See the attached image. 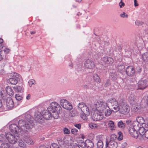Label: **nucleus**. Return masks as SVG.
I'll list each match as a JSON object with an SVG mask.
<instances>
[{
    "label": "nucleus",
    "instance_id": "nucleus-4",
    "mask_svg": "<svg viewBox=\"0 0 148 148\" xmlns=\"http://www.w3.org/2000/svg\"><path fill=\"white\" fill-rule=\"evenodd\" d=\"M120 107L119 110L121 114L125 115L128 114L130 110V108L128 105L125 103L123 99L120 100Z\"/></svg>",
    "mask_w": 148,
    "mask_h": 148
},
{
    "label": "nucleus",
    "instance_id": "nucleus-36",
    "mask_svg": "<svg viewBox=\"0 0 148 148\" xmlns=\"http://www.w3.org/2000/svg\"><path fill=\"white\" fill-rule=\"evenodd\" d=\"M143 59L144 61L148 60V53L146 52L142 55Z\"/></svg>",
    "mask_w": 148,
    "mask_h": 148
},
{
    "label": "nucleus",
    "instance_id": "nucleus-11",
    "mask_svg": "<svg viewBox=\"0 0 148 148\" xmlns=\"http://www.w3.org/2000/svg\"><path fill=\"white\" fill-rule=\"evenodd\" d=\"M35 120L39 123H42L44 122V120L42 112L40 113L38 111H36L34 114Z\"/></svg>",
    "mask_w": 148,
    "mask_h": 148
},
{
    "label": "nucleus",
    "instance_id": "nucleus-26",
    "mask_svg": "<svg viewBox=\"0 0 148 148\" xmlns=\"http://www.w3.org/2000/svg\"><path fill=\"white\" fill-rule=\"evenodd\" d=\"M18 145L21 148H27V145L21 140L18 141Z\"/></svg>",
    "mask_w": 148,
    "mask_h": 148
},
{
    "label": "nucleus",
    "instance_id": "nucleus-33",
    "mask_svg": "<svg viewBox=\"0 0 148 148\" xmlns=\"http://www.w3.org/2000/svg\"><path fill=\"white\" fill-rule=\"evenodd\" d=\"M0 147L1 148H11V146L8 143H4L1 144Z\"/></svg>",
    "mask_w": 148,
    "mask_h": 148
},
{
    "label": "nucleus",
    "instance_id": "nucleus-35",
    "mask_svg": "<svg viewBox=\"0 0 148 148\" xmlns=\"http://www.w3.org/2000/svg\"><path fill=\"white\" fill-rule=\"evenodd\" d=\"M118 126L119 128L124 129L125 127V124L122 121H119L118 123Z\"/></svg>",
    "mask_w": 148,
    "mask_h": 148
},
{
    "label": "nucleus",
    "instance_id": "nucleus-64",
    "mask_svg": "<svg viewBox=\"0 0 148 148\" xmlns=\"http://www.w3.org/2000/svg\"><path fill=\"white\" fill-rule=\"evenodd\" d=\"M3 39L1 38H0V44H3L2 43L3 42Z\"/></svg>",
    "mask_w": 148,
    "mask_h": 148
},
{
    "label": "nucleus",
    "instance_id": "nucleus-58",
    "mask_svg": "<svg viewBox=\"0 0 148 148\" xmlns=\"http://www.w3.org/2000/svg\"><path fill=\"white\" fill-rule=\"evenodd\" d=\"M5 73V71L3 69H2L0 71V74L2 75Z\"/></svg>",
    "mask_w": 148,
    "mask_h": 148
},
{
    "label": "nucleus",
    "instance_id": "nucleus-29",
    "mask_svg": "<svg viewBox=\"0 0 148 148\" xmlns=\"http://www.w3.org/2000/svg\"><path fill=\"white\" fill-rule=\"evenodd\" d=\"M104 112L105 115L106 116H109L112 113V111L110 109V107H109V108H107Z\"/></svg>",
    "mask_w": 148,
    "mask_h": 148
},
{
    "label": "nucleus",
    "instance_id": "nucleus-44",
    "mask_svg": "<svg viewBox=\"0 0 148 148\" xmlns=\"http://www.w3.org/2000/svg\"><path fill=\"white\" fill-rule=\"evenodd\" d=\"M119 136L118 137V139L119 140H121L123 138V136L121 132H119L118 133Z\"/></svg>",
    "mask_w": 148,
    "mask_h": 148
},
{
    "label": "nucleus",
    "instance_id": "nucleus-43",
    "mask_svg": "<svg viewBox=\"0 0 148 148\" xmlns=\"http://www.w3.org/2000/svg\"><path fill=\"white\" fill-rule=\"evenodd\" d=\"M15 97L16 99L18 101L21 100L23 98L22 97L18 94L16 95Z\"/></svg>",
    "mask_w": 148,
    "mask_h": 148
},
{
    "label": "nucleus",
    "instance_id": "nucleus-23",
    "mask_svg": "<svg viewBox=\"0 0 148 148\" xmlns=\"http://www.w3.org/2000/svg\"><path fill=\"white\" fill-rule=\"evenodd\" d=\"M5 90L7 93L10 96H12L13 95V91L12 89L9 86L6 87Z\"/></svg>",
    "mask_w": 148,
    "mask_h": 148
},
{
    "label": "nucleus",
    "instance_id": "nucleus-7",
    "mask_svg": "<svg viewBox=\"0 0 148 148\" xmlns=\"http://www.w3.org/2000/svg\"><path fill=\"white\" fill-rule=\"evenodd\" d=\"M48 110L51 112L61 111L62 108L58 103L54 102L50 104V106L48 108Z\"/></svg>",
    "mask_w": 148,
    "mask_h": 148
},
{
    "label": "nucleus",
    "instance_id": "nucleus-63",
    "mask_svg": "<svg viewBox=\"0 0 148 148\" xmlns=\"http://www.w3.org/2000/svg\"><path fill=\"white\" fill-rule=\"evenodd\" d=\"M110 84V83L109 81H108L106 82V83L105 84V85L106 86H107L108 85H109Z\"/></svg>",
    "mask_w": 148,
    "mask_h": 148
},
{
    "label": "nucleus",
    "instance_id": "nucleus-46",
    "mask_svg": "<svg viewBox=\"0 0 148 148\" xmlns=\"http://www.w3.org/2000/svg\"><path fill=\"white\" fill-rule=\"evenodd\" d=\"M120 16L122 18H127V14L125 13V12H123V13L121 14L120 15Z\"/></svg>",
    "mask_w": 148,
    "mask_h": 148
},
{
    "label": "nucleus",
    "instance_id": "nucleus-14",
    "mask_svg": "<svg viewBox=\"0 0 148 148\" xmlns=\"http://www.w3.org/2000/svg\"><path fill=\"white\" fill-rule=\"evenodd\" d=\"M147 82L146 80L139 81L138 83V88L139 89H143L148 86Z\"/></svg>",
    "mask_w": 148,
    "mask_h": 148
},
{
    "label": "nucleus",
    "instance_id": "nucleus-12",
    "mask_svg": "<svg viewBox=\"0 0 148 148\" xmlns=\"http://www.w3.org/2000/svg\"><path fill=\"white\" fill-rule=\"evenodd\" d=\"M103 117V115L102 113L95 112L92 116V118L95 121H98L102 120Z\"/></svg>",
    "mask_w": 148,
    "mask_h": 148
},
{
    "label": "nucleus",
    "instance_id": "nucleus-9",
    "mask_svg": "<svg viewBox=\"0 0 148 148\" xmlns=\"http://www.w3.org/2000/svg\"><path fill=\"white\" fill-rule=\"evenodd\" d=\"M60 103L64 108L67 110H70L72 109L73 107L71 104L66 99H61L60 101Z\"/></svg>",
    "mask_w": 148,
    "mask_h": 148
},
{
    "label": "nucleus",
    "instance_id": "nucleus-40",
    "mask_svg": "<svg viewBox=\"0 0 148 148\" xmlns=\"http://www.w3.org/2000/svg\"><path fill=\"white\" fill-rule=\"evenodd\" d=\"M132 110L135 112H138L139 110V107L138 106H133Z\"/></svg>",
    "mask_w": 148,
    "mask_h": 148
},
{
    "label": "nucleus",
    "instance_id": "nucleus-34",
    "mask_svg": "<svg viewBox=\"0 0 148 148\" xmlns=\"http://www.w3.org/2000/svg\"><path fill=\"white\" fill-rule=\"evenodd\" d=\"M97 148H103V141L101 140H99L97 143Z\"/></svg>",
    "mask_w": 148,
    "mask_h": 148
},
{
    "label": "nucleus",
    "instance_id": "nucleus-55",
    "mask_svg": "<svg viewBox=\"0 0 148 148\" xmlns=\"http://www.w3.org/2000/svg\"><path fill=\"white\" fill-rule=\"evenodd\" d=\"M145 134L144 135V137L148 139V130H146V131L145 132Z\"/></svg>",
    "mask_w": 148,
    "mask_h": 148
},
{
    "label": "nucleus",
    "instance_id": "nucleus-2",
    "mask_svg": "<svg viewBox=\"0 0 148 148\" xmlns=\"http://www.w3.org/2000/svg\"><path fill=\"white\" fill-rule=\"evenodd\" d=\"M108 101L106 102L100 101H97L95 104V106L98 112L103 113L107 108H109L108 105Z\"/></svg>",
    "mask_w": 148,
    "mask_h": 148
},
{
    "label": "nucleus",
    "instance_id": "nucleus-31",
    "mask_svg": "<svg viewBox=\"0 0 148 148\" xmlns=\"http://www.w3.org/2000/svg\"><path fill=\"white\" fill-rule=\"evenodd\" d=\"M139 124L136 121H134L132 123V125L130 127H133L134 128L138 129L139 128Z\"/></svg>",
    "mask_w": 148,
    "mask_h": 148
},
{
    "label": "nucleus",
    "instance_id": "nucleus-47",
    "mask_svg": "<svg viewBox=\"0 0 148 148\" xmlns=\"http://www.w3.org/2000/svg\"><path fill=\"white\" fill-rule=\"evenodd\" d=\"M135 24L138 26L141 25L143 24V22L139 21H136L135 22Z\"/></svg>",
    "mask_w": 148,
    "mask_h": 148
},
{
    "label": "nucleus",
    "instance_id": "nucleus-54",
    "mask_svg": "<svg viewBox=\"0 0 148 148\" xmlns=\"http://www.w3.org/2000/svg\"><path fill=\"white\" fill-rule=\"evenodd\" d=\"M122 0H121V2L119 3V5L120 8H122L125 5L124 3L122 2Z\"/></svg>",
    "mask_w": 148,
    "mask_h": 148
},
{
    "label": "nucleus",
    "instance_id": "nucleus-60",
    "mask_svg": "<svg viewBox=\"0 0 148 148\" xmlns=\"http://www.w3.org/2000/svg\"><path fill=\"white\" fill-rule=\"evenodd\" d=\"M110 147H109V146L108 145V141L107 140L106 141V148H110Z\"/></svg>",
    "mask_w": 148,
    "mask_h": 148
},
{
    "label": "nucleus",
    "instance_id": "nucleus-51",
    "mask_svg": "<svg viewBox=\"0 0 148 148\" xmlns=\"http://www.w3.org/2000/svg\"><path fill=\"white\" fill-rule=\"evenodd\" d=\"M3 51L4 53H5L4 54H7L10 52V50L9 49L5 48L3 50Z\"/></svg>",
    "mask_w": 148,
    "mask_h": 148
},
{
    "label": "nucleus",
    "instance_id": "nucleus-37",
    "mask_svg": "<svg viewBox=\"0 0 148 148\" xmlns=\"http://www.w3.org/2000/svg\"><path fill=\"white\" fill-rule=\"evenodd\" d=\"M90 127L92 129H95L98 127V125L93 123H90L89 124Z\"/></svg>",
    "mask_w": 148,
    "mask_h": 148
},
{
    "label": "nucleus",
    "instance_id": "nucleus-8",
    "mask_svg": "<svg viewBox=\"0 0 148 148\" xmlns=\"http://www.w3.org/2000/svg\"><path fill=\"white\" fill-rule=\"evenodd\" d=\"M79 110H80L82 112L87 116L89 115L90 113L89 108L87 106L83 103H79L77 106Z\"/></svg>",
    "mask_w": 148,
    "mask_h": 148
},
{
    "label": "nucleus",
    "instance_id": "nucleus-15",
    "mask_svg": "<svg viewBox=\"0 0 148 148\" xmlns=\"http://www.w3.org/2000/svg\"><path fill=\"white\" fill-rule=\"evenodd\" d=\"M10 129L13 134H15L21 132L18 131L19 128L18 125L15 124H11L9 126Z\"/></svg>",
    "mask_w": 148,
    "mask_h": 148
},
{
    "label": "nucleus",
    "instance_id": "nucleus-21",
    "mask_svg": "<svg viewBox=\"0 0 148 148\" xmlns=\"http://www.w3.org/2000/svg\"><path fill=\"white\" fill-rule=\"evenodd\" d=\"M4 60V64H6L7 62V59L6 58V55L4 53L3 50L0 51V61Z\"/></svg>",
    "mask_w": 148,
    "mask_h": 148
},
{
    "label": "nucleus",
    "instance_id": "nucleus-22",
    "mask_svg": "<svg viewBox=\"0 0 148 148\" xmlns=\"http://www.w3.org/2000/svg\"><path fill=\"white\" fill-rule=\"evenodd\" d=\"M86 147L87 148H92L94 146V143L92 141L87 139L86 140Z\"/></svg>",
    "mask_w": 148,
    "mask_h": 148
},
{
    "label": "nucleus",
    "instance_id": "nucleus-39",
    "mask_svg": "<svg viewBox=\"0 0 148 148\" xmlns=\"http://www.w3.org/2000/svg\"><path fill=\"white\" fill-rule=\"evenodd\" d=\"M26 143L29 145H33L34 143V141L31 138H28L26 140Z\"/></svg>",
    "mask_w": 148,
    "mask_h": 148
},
{
    "label": "nucleus",
    "instance_id": "nucleus-1",
    "mask_svg": "<svg viewBox=\"0 0 148 148\" xmlns=\"http://www.w3.org/2000/svg\"><path fill=\"white\" fill-rule=\"evenodd\" d=\"M27 121L21 119L19 120L18 123V126L19 128L18 131L21 132L23 130L26 129L30 130L33 127L32 124L30 122V119H28Z\"/></svg>",
    "mask_w": 148,
    "mask_h": 148
},
{
    "label": "nucleus",
    "instance_id": "nucleus-57",
    "mask_svg": "<svg viewBox=\"0 0 148 148\" xmlns=\"http://www.w3.org/2000/svg\"><path fill=\"white\" fill-rule=\"evenodd\" d=\"M74 148H80L79 146L76 144H75L73 145Z\"/></svg>",
    "mask_w": 148,
    "mask_h": 148
},
{
    "label": "nucleus",
    "instance_id": "nucleus-13",
    "mask_svg": "<svg viewBox=\"0 0 148 148\" xmlns=\"http://www.w3.org/2000/svg\"><path fill=\"white\" fill-rule=\"evenodd\" d=\"M137 130L132 127H130L129 129V134L132 137L136 138H137L138 136V134Z\"/></svg>",
    "mask_w": 148,
    "mask_h": 148
},
{
    "label": "nucleus",
    "instance_id": "nucleus-19",
    "mask_svg": "<svg viewBox=\"0 0 148 148\" xmlns=\"http://www.w3.org/2000/svg\"><path fill=\"white\" fill-rule=\"evenodd\" d=\"M6 106L8 108H12L14 106V103L12 99L10 97H8L6 100Z\"/></svg>",
    "mask_w": 148,
    "mask_h": 148
},
{
    "label": "nucleus",
    "instance_id": "nucleus-49",
    "mask_svg": "<svg viewBox=\"0 0 148 148\" xmlns=\"http://www.w3.org/2000/svg\"><path fill=\"white\" fill-rule=\"evenodd\" d=\"M64 133L65 134H69L70 133V131L66 128L64 129Z\"/></svg>",
    "mask_w": 148,
    "mask_h": 148
},
{
    "label": "nucleus",
    "instance_id": "nucleus-61",
    "mask_svg": "<svg viewBox=\"0 0 148 148\" xmlns=\"http://www.w3.org/2000/svg\"><path fill=\"white\" fill-rule=\"evenodd\" d=\"M30 95L29 94L26 97V99L27 100H29L30 99Z\"/></svg>",
    "mask_w": 148,
    "mask_h": 148
},
{
    "label": "nucleus",
    "instance_id": "nucleus-17",
    "mask_svg": "<svg viewBox=\"0 0 148 148\" xmlns=\"http://www.w3.org/2000/svg\"><path fill=\"white\" fill-rule=\"evenodd\" d=\"M126 74L129 76L133 75L135 73V70L132 66H129L126 69Z\"/></svg>",
    "mask_w": 148,
    "mask_h": 148
},
{
    "label": "nucleus",
    "instance_id": "nucleus-52",
    "mask_svg": "<svg viewBox=\"0 0 148 148\" xmlns=\"http://www.w3.org/2000/svg\"><path fill=\"white\" fill-rule=\"evenodd\" d=\"M51 146L53 148H59V147L57 144L54 143L51 144Z\"/></svg>",
    "mask_w": 148,
    "mask_h": 148
},
{
    "label": "nucleus",
    "instance_id": "nucleus-20",
    "mask_svg": "<svg viewBox=\"0 0 148 148\" xmlns=\"http://www.w3.org/2000/svg\"><path fill=\"white\" fill-rule=\"evenodd\" d=\"M102 60L108 64H111L114 61L113 59L110 57H104L103 58Z\"/></svg>",
    "mask_w": 148,
    "mask_h": 148
},
{
    "label": "nucleus",
    "instance_id": "nucleus-18",
    "mask_svg": "<svg viewBox=\"0 0 148 148\" xmlns=\"http://www.w3.org/2000/svg\"><path fill=\"white\" fill-rule=\"evenodd\" d=\"M145 129L143 127H140L139 129L138 132L139 134H138V138L141 140H144V135L145 133Z\"/></svg>",
    "mask_w": 148,
    "mask_h": 148
},
{
    "label": "nucleus",
    "instance_id": "nucleus-30",
    "mask_svg": "<svg viewBox=\"0 0 148 148\" xmlns=\"http://www.w3.org/2000/svg\"><path fill=\"white\" fill-rule=\"evenodd\" d=\"M61 112V111H56L55 112H51L53 113V114H52V116L54 119H58L59 117V114Z\"/></svg>",
    "mask_w": 148,
    "mask_h": 148
},
{
    "label": "nucleus",
    "instance_id": "nucleus-16",
    "mask_svg": "<svg viewBox=\"0 0 148 148\" xmlns=\"http://www.w3.org/2000/svg\"><path fill=\"white\" fill-rule=\"evenodd\" d=\"M49 111L44 110L42 111V114L43 115V119L46 120H49L51 119L52 118V115L51 112H49Z\"/></svg>",
    "mask_w": 148,
    "mask_h": 148
},
{
    "label": "nucleus",
    "instance_id": "nucleus-25",
    "mask_svg": "<svg viewBox=\"0 0 148 148\" xmlns=\"http://www.w3.org/2000/svg\"><path fill=\"white\" fill-rule=\"evenodd\" d=\"M93 78L94 80L97 83H99L101 82V79L96 74H94L93 75Z\"/></svg>",
    "mask_w": 148,
    "mask_h": 148
},
{
    "label": "nucleus",
    "instance_id": "nucleus-48",
    "mask_svg": "<svg viewBox=\"0 0 148 148\" xmlns=\"http://www.w3.org/2000/svg\"><path fill=\"white\" fill-rule=\"evenodd\" d=\"M116 139V136L114 134H112L110 136L111 141L114 140Z\"/></svg>",
    "mask_w": 148,
    "mask_h": 148
},
{
    "label": "nucleus",
    "instance_id": "nucleus-3",
    "mask_svg": "<svg viewBox=\"0 0 148 148\" xmlns=\"http://www.w3.org/2000/svg\"><path fill=\"white\" fill-rule=\"evenodd\" d=\"M108 101V105L109 107L112 109L113 111L116 112L119 111L120 107V101L118 102L115 99H112Z\"/></svg>",
    "mask_w": 148,
    "mask_h": 148
},
{
    "label": "nucleus",
    "instance_id": "nucleus-62",
    "mask_svg": "<svg viewBox=\"0 0 148 148\" xmlns=\"http://www.w3.org/2000/svg\"><path fill=\"white\" fill-rule=\"evenodd\" d=\"M143 126H144L146 128H148V123H147V124H145Z\"/></svg>",
    "mask_w": 148,
    "mask_h": 148
},
{
    "label": "nucleus",
    "instance_id": "nucleus-6",
    "mask_svg": "<svg viewBox=\"0 0 148 148\" xmlns=\"http://www.w3.org/2000/svg\"><path fill=\"white\" fill-rule=\"evenodd\" d=\"M5 135L10 143L14 144L17 142L18 139L14 134H12L10 132H5Z\"/></svg>",
    "mask_w": 148,
    "mask_h": 148
},
{
    "label": "nucleus",
    "instance_id": "nucleus-41",
    "mask_svg": "<svg viewBox=\"0 0 148 148\" xmlns=\"http://www.w3.org/2000/svg\"><path fill=\"white\" fill-rule=\"evenodd\" d=\"M71 132L72 134H73L76 135L77 134L78 130L74 128L71 130Z\"/></svg>",
    "mask_w": 148,
    "mask_h": 148
},
{
    "label": "nucleus",
    "instance_id": "nucleus-24",
    "mask_svg": "<svg viewBox=\"0 0 148 148\" xmlns=\"http://www.w3.org/2000/svg\"><path fill=\"white\" fill-rule=\"evenodd\" d=\"M128 100L131 104H133L135 101V96L133 94L130 95L128 97Z\"/></svg>",
    "mask_w": 148,
    "mask_h": 148
},
{
    "label": "nucleus",
    "instance_id": "nucleus-45",
    "mask_svg": "<svg viewBox=\"0 0 148 148\" xmlns=\"http://www.w3.org/2000/svg\"><path fill=\"white\" fill-rule=\"evenodd\" d=\"M80 146L81 147L83 148L86 147V140L85 142H81L80 144Z\"/></svg>",
    "mask_w": 148,
    "mask_h": 148
},
{
    "label": "nucleus",
    "instance_id": "nucleus-56",
    "mask_svg": "<svg viewBox=\"0 0 148 148\" xmlns=\"http://www.w3.org/2000/svg\"><path fill=\"white\" fill-rule=\"evenodd\" d=\"M74 125L75 127L78 129H80L81 128V126L80 124H75Z\"/></svg>",
    "mask_w": 148,
    "mask_h": 148
},
{
    "label": "nucleus",
    "instance_id": "nucleus-59",
    "mask_svg": "<svg viewBox=\"0 0 148 148\" xmlns=\"http://www.w3.org/2000/svg\"><path fill=\"white\" fill-rule=\"evenodd\" d=\"M134 6L136 7L138 6V4L137 3L136 0H134Z\"/></svg>",
    "mask_w": 148,
    "mask_h": 148
},
{
    "label": "nucleus",
    "instance_id": "nucleus-5",
    "mask_svg": "<svg viewBox=\"0 0 148 148\" xmlns=\"http://www.w3.org/2000/svg\"><path fill=\"white\" fill-rule=\"evenodd\" d=\"M11 77L7 80L8 83L12 85H16L19 81L20 76L16 73H14L11 74Z\"/></svg>",
    "mask_w": 148,
    "mask_h": 148
},
{
    "label": "nucleus",
    "instance_id": "nucleus-28",
    "mask_svg": "<svg viewBox=\"0 0 148 148\" xmlns=\"http://www.w3.org/2000/svg\"><path fill=\"white\" fill-rule=\"evenodd\" d=\"M108 125L109 127L110 128V130H114L115 129V126L114 122L112 121H108Z\"/></svg>",
    "mask_w": 148,
    "mask_h": 148
},
{
    "label": "nucleus",
    "instance_id": "nucleus-27",
    "mask_svg": "<svg viewBox=\"0 0 148 148\" xmlns=\"http://www.w3.org/2000/svg\"><path fill=\"white\" fill-rule=\"evenodd\" d=\"M136 121H137L139 124H142L143 125L145 124L144 123V119L141 116H138L136 118Z\"/></svg>",
    "mask_w": 148,
    "mask_h": 148
},
{
    "label": "nucleus",
    "instance_id": "nucleus-38",
    "mask_svg": "<svg viewBox=\"0 0 148 148\" xmlns=\"http://www.w3.org/2000/svg\"><path fill=\"white\" fill-rule=\"evenodd\" d=\"M78 113L75 110H73L71 112V116H74L78 115Z\"/></svg>",
    "mask_w": 148,
    "mask_h": 148
},
{
    "label": "nucleus",
    "instance_id": "nucleus-50",
    "mask_svg": "<svg viewBox=\"0 0 148 148\" xmlns=\"http://www.w3.org/2000/svg\"><path fill=\"white\" fill-rule=\"evenodd\" d=\"M86 116H87L86 114H85L84 113L83 114H82L81 115V117L83 120H86L87 119Z\"/></svg>",
    "mask_w": 148,
    "mask_h": 148
},
{
    "label": "nucleus",
    "instance_id": "nucleus-10",
    "mask_svg": "<svg viewBox=\"0 0 148 148\" xmlns=\"http://www.w3.org/2000/svg\"><path fill=\"white\" fill-rule=\"evenodd\" d=\"M84 66L87 69H92L95 67V65L94 62L91 60L88 59L84 62Z\"/></svg>",
    "mask_w": 148,
    "mask_h": 148
},
{
    "label": "nucleus",
    "instance_id": "nucleus-53",
    "mask_svg": "<svg viewBox=\"0 0 148 148\" xmlns=\"http://www.w3.org/2000/svg\"><path fill=\"white\" fill-rule=\"evenodd\" d=\"M5 137H6L3 134L1 135H0V141H3Z\"/></svg>",
    "mask_w": 148,
    "mask_h": 148
},
{
    "label": "nucleus",
    "instance_id": "nucleus-32",
    "mask_svg": "<svg viewBox=\"0 0 148 148\" xmlns=\"http://www.w3.org/2000/svg\"><path fill=\"white\" fill-rule=\"evenodd\" d=\"M14 88L15 91L18 92H22L23 90V88L22 86H16Z\"/></svg>",
    "mask_w": 148,
    "mask_h": 148
},
{
    "label": "nucleus",
    "instance_id": "nucleus-42",
    "mask_svg": "<svg viewBox=\"0 0 148 148\" xmlns=\"http://www.w3.org/2000/svg\"><path fill=\"white\" fill-rule=\"evenodd\" d=\"M28 83L29 84V86L30 87H31L32 86V85H34L36 84V82L34 80L32 79L29 81Z\"/></svg>",
    "mask_w": 148,
    "mask_h": 148
}]
</instances>
